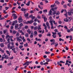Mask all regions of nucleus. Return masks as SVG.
Wrapping results in <instances>:
<instances>
[{
	"mask_svg": "<svg viewBox=\"0 0 73 73\" xmlns=\"http://www.w3.org/2000/svg\"><path fill=\"white\" fill-rule=\"evenodd\" d=\"M4 58H5V57H4V56H2V59H1V61H4Z\"/></svg>",
	"mask_w": 73,
	"mask_h": 73,
	"instance_id": "nucleus-34",
	"label": "nucleus"
},
{
	"mask_svg": "<svg viewBox=\"0 0 73 73\" xmlns=\"http://www.w3.org/2000/svg\"><path fill=\"white\" fill-rule=\"evenodd\" d=\"M58 43L56 42L55 43L54 46L55 47H56V46H57L58 45Z\"/></svg>",
	"mask_w": 73,
	"mask_h": 73,
	"instance_id": "nucleus-35",
	"label": "nucleus"
},
{
	"mask_svg": "<svg viewBox=\"0 0 73 73\" xmlns=\"http://www.w3.org/2000/svg\"><path fill=\"white\" fill-rule=\"evenodd\" d=\"M54 11V13H53V15H56V11Z\"/></svg>",
	"mask_w": 73,
	"mask_h": 73,
	"instance_id": "nucleus-30",
	"label": "nucleus"
},
{
	"mask_svg": "<svg viewBox=\"0 0 73 73\" xmlns=\"http://www.w3.org/2000/svg\"><path fill=\"white\" fill-rule=\"evenodd\" d=\"M53 20L52 19L50 20L49 23H50V25L53 24Z\"/></svg>",
	"mask_w": 73,
	"mask_h": 73,
	"instance_id": "nucleus-12",
	"label": "nucleus"
},
{
	"mask_svg": "<svg viewBox=\"0 0 73 73\" xmlns=\"http://www.w3.org/2000/svg\"><path fill=\"white\" fill-rule=\"evenodd\" d=\"M60 63H62V64H65V62L63 61L62 60H60L59 61Z\"/></svg>",
	"mask_w": 73,
	"mask_h": 73,
	"instance_id": "nucleus-33",
	"label": "nucleus"
},
{
	"mask_svg": "<svg viewBox=\"0 0 73 73\" xmlns=\"http://www.w3.org/2000/svg\"><path fill=\"white\" fill-rule=\"evenodd\" d=\"M46 61V62H49L50 61V59L48 58H46L45 59Z\"/></svg>",
	"mask_w": 73,
	"mask_h": 73,
	"instance_id": "nucleus-21",
	"label": "nucleus"
},
{
	"mask_svg": "<svg viewBox=\"0 0 73 73\" xmlns=\"http://www.w3.org/2000/svg\"><path fill=\"white\" fill-rule=\"evenodd\" d=\"M22 26H23V24L22 23H21L19 24V27H21Z\"/></svg>",
	"mask_w": 73,
	"mask_h": 73,
	"instance_id": "nucleus-44",
	"label": "nucleus"
},
{
	"mask_svg": "<svg viewBox=\"0 0 73 73\" xmlns=\"http://www.w3.org/2000/svg\"><path fill=\"white\" fill-rule=\"evenodd\" d=\"M67 5L69 7H71V3H68Z\"/></svg>",
	"mask_w": 73,
	"mask_h": 73,
	"instance_id": "nucleus-47",
	"label": "nucleus"
},
{
	"mask_svg": "<svg viewBox=\"0 0 73 73\" xmlns=\"http://www.w3.org/2000/svg\"><path fill=\"white\" fill-rule=\"evenodd\" d=\"M73 12L72 11H68V16H72L73 15Z\"/></svg>",
	"mask_w": 73,
	"mask_h": 73,
	"instance_id": "nucleus-5",
	"label": "nucleus"
},
{
	"mask_svg": "<svg viewBox=\"0 0 73 73\" xmlns=\"http://www.w3.org/2000/svg\"><path fill=\"white\" fill-rule=\"evenodd\" d=\"M11 49L12 50H13V51H14V52L15 53H17V51L16 50H15L16 49H15V48H13Z\"/></svg>",
	"mask_w": 73,
	"mask_h": 73,
	"instance_id": "nucleus-8",
	"label": "nucleus"
},
{
	"mask_svg": "<svg viewBox=\"0 0 73 73\" xmlns=\"http://www.w3.org/2000/svg\"><path fill=\"white\" fill-rule=\"evenodd\" d=\"M48 62H46L44 63L43 65H48Z\"/></svg>",
	"mask_w": 73,
	"mask_h": 73,
	"instance_id": "nucleus-59",
	"label": "nucleus"
},
{
	"mask_svg": "<svg viewBox=\"0 0 73 73\" xmlns=\"http://www.w3.org/2000/svg\"><path fill=\"white\" fill-rule=\"evenodd\" d=\"M7 65H8V66L12 65V63H9L7 64Z\"/></svg>",
	"mask_w": 73,
	"mask_h": 73,
	"instance_id": "nucleus-53",
	"label": "nucleus"
},
{
	"mask_svg": "<svg viewBox=\"0 0 73 73\" xmlns=\"http://www.w3.org/2000/svg\"><path fill=\"white\" fill-rule=\"evenodd\" d=\"M37 35V32L36 31H35L34 32V36H36Z\"/></svg>",
	"mask_w": 73,
	"mask_h": 73,
	"instance_id": "nucleus-14",
	"label": "nucleus"
},
{
	"mask_svg": "<svg viewBox=\"0 0 73 73\" xmlns=\"http://www.w3.org/2000/svg\"><path fill=\"white\" fill-rule=\"evenodd\" d=\"M51 29H54V27H53V24L51 25Z\"/></svg>",
	"mask_w": 73,
	"mask_h": 73,
	"instance_id": "nucleus-48",
	"label": "nucleus"
},
{
	"mask_svg": "<svg viewBox=\"0 0 73 73\" xmlns=\"http://www.w3.org/2000/svg\"><path fill=\"white\" fill-rule=\"evenodd\" d=\"M13 34H16V31H13Z\"/></svg>",
	"mask_w": 73,
	"mask_h": 73,
	"instance_id": "nucleus-54",
	"label": "nucleus"
},
{
	"mask_svg": "<svg viewBox=\"0 0 73 73\" xmlns=\"http://www.w3.org/2000/svg\"><path fill=\"white\" fill-rule=\"evenodd\" d=\"M33 25L34 26H36L37 25V23L36 22H34L33 23Z\"/></svg>",
	"mask_w": 73,
	"mask_h": 73,
	"instance_id": "nucleus-61",
	"label": "nucleus"
},
{
	"mask_svg": "<svg viewBox=\"0 0 73 73\" xmlns=\"http://www.w3.org/2000/svg\"><path fill=\"white\" fill-rule=\"evenodd\" d=\"M69 62V61L66 60V63L65 64V65H67V64H68V62Z\"/></svg>",
	"mask_w": 73,
	"mask_h": 73,
	"instance_id": "nucleus-49",
	"label": "nucleus"
},
{
	"mask_svg": "<svg viewBox=\"0 0 73 73\" xmlns=\"http://www.w3.org/2000/svg\"><path fill=\"white\" fill-rule=\"evenodd\" d=\"M19 27V25L18 24H16L15 25V29H21V28L18 27Z\"/></svg>",
	"mask_w": 73,
	"mask_h": 73,
	"instance_id": "nucleus-1",
	"label": "nucleus"
},
{
	"mask_svg": "<svg viewBox=\"0 0 73 73\" xmlns=\"http://www.w3.org/2000/svg\"><path fill=\"white\" fill-rule=\"evenodd\" d=\"M5 59H8L9 57H8V55H6L5 56Z\"/></svg>",
	"mask_w": 73,
	"mask_h": 73,
	"instance_id": "nucleus-20",
	"label": "nucleus"
},
{
	"mask_svg": "<svg viewBox=\"0 0 73 73\" xmlns=\"http://www.w3.org/2000/svg\"><path fill=\"white\" fill-rule=\"evenodd\" d=\"M24 46H25V47L27 46H28V43H26V44H25L24 45Z\"/></svg>",
	"mask_w": 73,
	"mask_h": 73,
	"instance_id": "nucleus-52",
	"label": "nucleus"
},
{
	"mask_svg": "<svg viewBox=\"0 0 73 73\" xmlns=\"http://www.w3.org/2000/svg\"><path fill=\"white\" fill-rule=\"evenodd\" d=\"M43 19H44V22H46V20H47V18H46V17L44 16L43 17Z\"/></svg>",
	"mask_w": 73,
	"mask_h": 73,
	"instance_id": "nucleus-19",
	"label": "nucleus"
},
{
	"mask_svg": "<svg viewBox=\"0 0 73 73\" xmlns=\"http://www.w3.org/2000/svg\"><path fill=\"white\" fill-rule=\"evenodd\" d=\"M4 19H5L4 17H3L2 18H0V20H3Z\"/></svg>",
	"mask_w": 73,
	"mask_h": 73,
	"instance_id": "nucleus-60",
	"label": "nucleus"
},
{
	"mask_svg": "<svg viewBox=\"0 0 73 73\" xmlns=\"http://www.w3.org/2000/svg\"><path fill=\"white\" fill-rule=\"evenodd\" d=\"M38 37H40V38L41 37H42V35L39 34L38 35Z\"/></svg>",
	"mask_w": 73,
	"mask_h": 73,
	"instance_id": "nucleus-55",
	"label": "nucleus"
},
{
	"mask_svg": "<svg viewBox=\"0 0 73 73\" xmlns=\"http://www.w3.org/2000/svg\"><path fill=\"white\" fill-rule=\"evenodd\" d=\"M8 48L10 49V48H11V45L10 44H7Z\"/></svg>",
	"mask_w": 73,
	"mask_h": 73,
	"instance_id": "nucleus-28",
	"label": "nucleus"
},
{
	"mask_svg": "<svg viewBox=\"0 0 73 73\" xmlns=\"http://www.w3.org/2000/svg\"><path fill=\"white\" fill-rule=\"evenodd\" d=\"M34 22V21L33 20H31L30 21V24H32V23H33Z\"/></svg>",
	"mask_w": 73,
	"mask_h": 73,
	"instance_id": "nucleus-36",
	"label": "nucleus"
},
{
	"mask_svg": "<svg viewBox=\"0 0 73 73\" xmlns=\"http://www.w3.org/2000/svg\"><path fill=\"white\" fill-rule=\"evenodd\" d=\"M25 12H26L25 11H24V16L25 17H26V18H27V19H29V18L28 17V15H29V13H27V14H25Z\"/></svg>",
	"mask_w": 73,
	"mask_h": 73,
	"instance_id": "nucleus-3",
	"label": "nucleus"
},
{
	"mask_svg": "<svg viewBox=\"0 0 73 73\" xmlns=\"http://www.w3.org/2000/svg\"><path fill=\"white\" fill-rule=\"evenodd\" d=\"M35 40L36 41H41V40L40 39H38L37 38H35Z\"/></svg>",
	"mask_w": 73,
	"mask_h": 73,
	"instance_id": "nucleus-11",
	"label": "nucleus"
},
{
	"mask_svg": "<svg viewBox=\"0 0 73 73\" xmlns=\"http://www.w3.org/2000/svg\"><path fill=\"white\" fill-rule=\"evenodd\" d=\"M1 47H4V44L3 43H1L0 44Z\"/></svg>",
	"mask_w": 73,
	"mask_h": 73,
	"instance_id": "nucleus-25",
	"label": "nucleus"
},
{
	"mask_svg": "<svg viewBox=\"0 0 73 73\" xmlns=\"http://www.w3.org/2000/svg\"><path fill=\"white\" fill-rule=\"evenodd\" d=\"M57 9V7H55L54 8H52L51 10L52 11H55V10H56Z\"/></svg>",
	"mask_w": 73,
	"mask_h": 73,
	"instance_id": "nucleus-9",
	"label": "nucleus"
},
{
	"mask_svg": "<svg viewBox=\"0 0 73 73\" xmlns=\"http://www.w3.org/2000/svg\"><path fill=\"white\" fill-rule=\"evenodd\" d=\"M46 25L48 27V26H49V23L48 22H47L46 23Z\"/></svg>",
	"mask_w": 73,
	"mask_h": 73,
	"instance_id": "nucleus-50",
	"label": "nucleus"
},
{
	"mask_svg": "<svg viewBox=\"0 0 73 73\" xmlns=\"http://www.w3.org/2000/svg\"><path fill=\"white\" fill-rule=\"evenodd\" d=\"M16 37H19V33H17L16 35Z\"/></svg>",
	"mask_w": 73,
	"mask_h": 73,
	"instance_id": "nucleus-45",
	"label": "nucleus"
},
{
	"mask_svg": "<svg viewBox=\"0 0 73 73\" xmlns=\"http://www.w3.org/2000/svg\"><path fill=\"white\" fill-rule=\"evenodd\" d=\"M52 34H53V35H52V37H53V38H56V37H57V36H56V35L55 33L52 32Z\"/></svg>",
	"mask_w": 73,
	"mask_h": 73,
	"instance_id": "nucleus-6",
	"label": "nucleus"
},
{
	"mask_svg": "<svg viewBox=\"0 0 73 73\" xmlns=\"http://www.w3.org/2000/svg\"><path fill=\"white\" fill-rule=\"evenodd\" d=\"M24 9H25V8H23V7L21 9V11H22L23 12V11H24Z\"/></svg>",
	"mask_w": 73,
	"mask_h": 73,
	"instance_id": "nucleus-40",
	"label": "nucleus"
},
{
	"mask_svg": "<svg viewBox=\"0 0 73 73\" xmlns=\"http://www.w3.org/2000/svg\"><path fill=\"white\" fill-rule=\"evenodd\" d=\"M64 28L66 29H68V28L66 26H64Z\"/></svg>",
	"mask_w": 73,
	"mask_h": 73,
	"instance_id": "nucleus-51",
	"label": "nucleus"
},
{
	"mask_svg": "<svg viewBox=\"0 0 73 73\" xmlns=\"http://www.w3.org/2000/svg\"><path fill=\"white\" fill-rule=\"evenodd\" d=\"M67 31L68 33H70L71 32L70 30L69 29H67Z\"/></svg>",
	"mask_w": 73,
	"mask_h": 73,
	"instance_id": "nucleus-39",
	"label": "nucleus"
},
{
	"mask_svg": "<svg viewBox=\"0 0 73 73\" xmlns=\"http://www.w3.org/2000/svg\"><path fill=\"white\" fill-rule=\"evenodd\" d=\"M9 35H7L6 36V40H7V39H8V37L9 38Z\"/></svg>",
	"mask_w": 73,
	"mask_h": 73,
	"instance_id": "nucleus-22",
	"label": "nucleus"
},
{
	"mask_svg": "<svg viewBox=\"0 0 73 73\" xmlns=\"http://www.w3.org/2000/svg\"><path fill=\"white\" fill-rule=\"evenodd\" d=\"M60 14V12L59 11H58L56 13V15H59Z\"/></svg>",
	"mask_w": 73,
	"mask_h": 73,
	"instance_id": "nucleus-42",
	"label": "nucleus"
},
{
	"mask_svg": "<svg viewBox=\"0 0 73 73\" xmlns=\"http://www.w3.org/2000/svg\"><path fill=\"white\" fill-rule=\"evenodd\" d=\"M23 47V46L20 45L19 46V48H20V49H21Z\"/></svg>",
	"mask_w": 73,
	"mask_h": 73,
	"instance_id": "nucleus-46",
	"label": "nucleus"
},
{
	"mask_svg": "<svg viewBox=\"0 0 73 73\" xmlns=\"http://www.w3.org/2000/svg\"><path fill=\"white\" fill-rule=\"evenodd\" d=\"M19 68V66H16V68H15L14 69L15 70H17V68Z\"/></svg>",
	"mask_w": 73,
	"mask_h": 73,
	"instance_id": "nucleus-27",
	"label": "nucleus"
},
{
	"mask_svg": "<svg viewBox=\"0 0 73 73\" xmlns=\"http://www.w3.org/2000/svg\"><path fill=\"white\" fill-rule=\"evenodd\" d=\"M30 5V1H29L26 4V5L27 6H29Z\"/></svg>",
	"mask_w": 73,
	"mask_h": 73,
	"instance_id": "nucleus-17",
	"label": "nucleus"
},
{
	"mask_svg": "<svg viewBox=\"0 0 73 73\" xmlns=\"http://www.w3.org/2000/svg\"><path fill=\"white\" fill-rule=\"evenodd\" d=\"M27 40L28 41H29V42H31V39H29V38H27Z\"/></svg>",
	"mask_w": 73,
	"mask_h": 73,
	"instance_id": "nucleus-63",
	"label": "nucleus"
},
{
	"mask_svg": "<svg viewBox=\"0 0 73 73\" xmlns=\"http://www.w3.org/2000/svg\"><path fill=\"white\" fill-rule=\"evenodd\" d=\"M20 38H21V39H22V40H23V39H24V36H20L19 37Z\"/></svg>",
	"mask_w": 73,
	"mask_h": 73,
	"instance_id": "nucleus-37",
	"label": "nucleus"
},
{
	"mask_svg": "<svg viewBox=\"0 0 73 73\" xmlns=\"http://www.w3.org/2000/svg\"><path fill=\"white\" fill-rule=\"evenodd\" d=\"M43 12L44 13H46L48 12L47 9H46L43 11Z\"/></svg>",
	"mask_w": 73,
	"mask_h": 73,
	"instance_id": "nucleus-24",
	"label": "nucleus"
},
{
	"mask_svg": "<svg viewBox=\"0 0 73 73\" xmlns=\"http://www.w3.org/2000/svg\"><path fill=\"white\" fill-rule=\"evenodd\" d=\"M32 18V20H33L35 19V16H33Z\"/></svg>",
	"mask_w": 73,
	"mask_h": 73,
	"instance_id": "nucleus-62",
	"label": "nucleus"
},
{
	"mask_svg": "<svg viewBox=\"0 0 73 73\" xmlns=\"http://www.w3.org/2000/svg\"><path fill=\"white\" fill-rule=\"evenodd\" d=\"M6 52L8 54H9V56L11 55V54L9 53V52L8 50H7L6 51Z\"/></svg>",
	"mask_w": 73,
	"mask_h": 73,
	"instance_id": "nucleus-13",
	"label": "nucleus"
},
{
	"mask_svg": "<svg viewBox=\"0 0 73 73\" xmlns=\"http://www.w3.org/2000/svg\"><path fill=\"white\" fill-rule=\"evenodd\" d=\"M30 37L31 38H33V33H31V35H30Z\"/></svg>",
	"mask_w": 73,
	"mask_h": 73,
	"instance_id": "nucleus-18",
	"label": "nucleus"
},
{
	"mask_svg": "<svg viewBox=\"0 0 73 73\" xmlns=\"http://www.w3.org/2000/svg\"><path fill=\"white\" fill-rule=\"evenodd\" d=\"M64 20L65 22H68V21H69V19H67V18H66L64 19Z\"/></svg>",
	"mask_w": 73,
	"mask_h": 73,
	"instance_id": "nucleus-15",
	"label": "nucleus"
},
{
	"mask_svg": "<svg viewBox=\"0 0 73 73\" xmlns=\"http://www.w3.org/2000/svg\"><path fill=\"white\" fill-rule=\"evenodd\" d=\"M13 22L15 23L16 24V23H17V20H15V21H13Z\"/></svg>",
	"mask_w": 73,
	"mask_h": 73,
	"instance_id": "nucleus-57",
	"label": "nucleus"
},
{
	"mask_svg": "<svg viewBox=\"0 0 73 73\" xmlns=\"http://www.w3.org/2000/svg\"><path fill=\"white\" fill-rule=\"evenodd\" d=\"M27 32L29 33V34L30 35V34H31V31L29 30H28L27 31Z\"/></svg>",
	"mask_w": 73,
	"mask_h": 73,
	"instance_id": "nucleus-38",
	"label": "nucleus"
},
{
	"mask_svg": "<svg viewBox=\"0 0 73 73\" xmlns=\"http://www.w3.org/2000/svg\"><path fill=\"white\" fill-rule=\"evenodd\" d=\"M28 26L27 25H26L25 27V29H28Z\"/></svg>",
	"mask_w": 73,
	"mask_h": 73,
	"instance_id": "nucleus-56",
	"label": "nucleus"
},
{
	"mask_svg": "<svg viewBox=\"0 0 73 73\" xmlns=\"http://www.w3.org/2000/svg\"><path fill=\"white\" fill-rule=\"evenodd\" d=\"M38 7L39 8H40V9H41V10H42V9L43 7H40V5H38Z\"/></svg>",
	"mask_w": 73,
	"mask_h": 73,
	"instance_id": "nucleus-32",
	"label": "nucleus"
},
{
	"mask_svg": "<svg viewBox=\"0 0 73 73\" xmlns=\"http://www.w3.org/2000/svg\"><path fill=\"white\" fill-rule=\"evenodd\" d=\"M18 20H19L18 22L19 23H21L23 22V19H22V17L21 16L19 17Z\"/></svg>",
	"mask_w": 73,
	"mask_h": 73,
	"instance_id": "nucleus-2",
	"label": "nucleus"
},
{
	"mask_svg": "<svg viewBox=\"0 0 73 73\" xmlns=\"http://www.w3.org/2000/svg\"><path fill=\"white\" fill-rule=\"evenodd\" d=\"M51 35V34H49V33H48L46 35V36H50Z\"/></svg>",
	"mask_w": 73,
	"mask_h": 73,
	"instance_id": "nucleus-43",
	"label": "nucleus"
},
{
	"mask_svg": "<svg viewBox=\"0 0 73 73\" xmlns=\"http://www.w3.org/2000/svg\"><path fill=\"white\" fill-rule=\"evenodd\" d=\"M38 30H41V28L40 27H38Z\"/></svg>",
	"mask_w": 73,
	"mask_h": 73,
	"instance_id": "nucleus-58",
	"label": "nucleus"
},
{
	"mask_svg": "<svg viewBox=\"0 0 73 73\" xmlns=\"http://www.w3.org/2000/svg\"><path fill=\"white\" fill-rule=\"evenodd\" d=\"M50 41L51 42H52V43L53 45H54L55 44V43H56V41L54 39H51L50 40Z\"/></svg>",
	"mask_w": 73,
	"mask_h": 73,
	"instance_id": "nucleus-4",
	"label": "nucleus"
},
{
	"mask_svg": "<svg viewBox=\"0 0 73 73\" xmlns=\"http://www.w3.org/2000/svg\"><path fill=\"white\" fill-rule=\"evenodd\" d=\"M38 28V27L37 26H36L35 27H34V30L35 31V30H36Z\"/></svg>",
	"mask_w": 73,
	"mask_h": 73,
	"instance_id": "nucleus-41",
	"label": "nucleus"
},
{
	"mask_svg": "<svg viewBox=\"0 0 73 73\" xmlns=\"http://www.w3.org/2000/svg\"><path fill=\"white\" fill-rule=\"evenodd\" d=\"M12 48H15V46H10V49H12Z\"/></svg>",
	"mask_w": 73,
	"mask_h": 73,
	"instance_id": "nucleus-29",
	"label": "nucleus"
},
{
	"mask_svg": "<svg viewBox=\"0 0 73 73\" xmlns=\"http://www.w3.org/2000/svg\"><path fill=\"white\" fill-rule=\"evenodd\" d=\"M50 9V11L49 12V13L50 15L52 16V11Z\"/></svg>",
	"mask_w": 73,
	"mask_h": 73,
	"instance_id": "nucleus-16",
	"label": "nucleus"
},
{
	"mask_svg": "<svg viewBox=\"0 0 73 73\" xmlns=\"http://www.w3.org/2000/svg\"><path fill=\"white\" fill-rule=\"evenodd\" d=\"M55 3H56L57 4H58V5L60 4V2H59L58 1H55Z\"/></svg>",
	"mask_w": 73,
	"mask_h": 73,
	"instance_id": "nucleus-26",
	"label": "nucleus"
},
{
	"mask_svg": "<svg viewBox=\"0 0 73 73\" xmlns=\"http://www.w3.org/2000/svg\"><path fill=\"white\" fill-rule=\"evenodd\" d=\"M13 16H14L13 18L14 19H16L17 18V17L16 16V15L15 13H13Z\"/></svg>",
	"mask_w": 73,
	"mask_h": 73,
	"instance_id": "nucleus-7",
	"label": "nucleus"
},
{
	"mask_svg": "<svg viewBox=\"0 0 73 73\" xmlns=\"http://www.w3.org/2000/svg\"><path fill=\"white\" fill-rule=\"evenodd\" d=\"M17 41H19V42H21V40L20 39H19V37H17Z\"/></svg>",
	"mask_w": 73,
	"mask_h": 73,
	"instance_id": "nucleus-10",
	"label": "nucleus"
},
{
	"mask_svg": "<svg viewBox=\"0 0 73 73\" xmlns=\"http://www.w3.org/2000/svg\"><path fill=\"white\" fill-rule=\"evenodd\" d=\"M69 37L70 38V40H72V36H69Z\"/></svg>",
	"mask_w": 73,
	"mask_h": 73,
	"instance_id": "nucleus-31",
	"label": "nucleus"
},
{
	"mask_svg": "<svg viewBox=\"0 0 73 73\" xmlns=\"http://www.w3.org/2000/svg\"><path fill=\"white\" fill-rule=\"evenodd\" d=\"M25 36L26 37H29V35H28V33L25 34Z\"/></svg>",
	"mask_w": 73,
	"mask_h": 73,
	"instance_id": "nucleus-23",
	"label": "nucleus"
},
{
	"mask_svg": "<svg viewBox=\"0 0 73 73\" xmlns=\"http://www.w3.org/2000/svg\"><path fill=\"white\" fill-rule=\"evenodd\" d=\"M26 24H30V21H28L26 22Z\"/></svg>",
	"mask_w": 73,
	"mask_h": 73,
	"instance_id": "nucleus-64",
	"label": "nucleus"
}]
</instances>
